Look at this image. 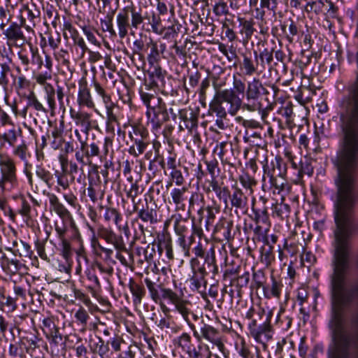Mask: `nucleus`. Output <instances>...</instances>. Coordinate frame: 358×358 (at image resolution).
Wrapping results in <instances>:
<instances>
[{"instance_id":"nucleus-62","label":"nucleus","mask_w":358,"mask_h":358,"mask_svg":"<svg viewBox=\"0 0 358 358\" xmlns=\"http://www.w3.org/2000/svg\"><path fill=\"white\" fill-rule=\"evenodd\" d=\"M36 176L41 179L48 187L52 185L53 175L43 167L37 166L36 170Z\"/></svg>"},{"instance_id":"nucleus-59","label":"nucleus","mask_w":358,"mask_h":358,"mask_svg":"<svg viewBox=\"0 0 358 358\" xmlns=\"http://www.w3.org/2000/svg\"><path fill=\"white\" fill-rule=\"evenodd\" d=\"M7 250L12 251L15 255H18L20 257H31L33 252L29 244L22 241H20V248L17 250L13 251L10 248H8Z\"/></svg>"},{"instance_id":"nucleus-38","label":"nucleus","mask_w":358,"mask_h":358,"mask_svg":"<svg viewBox=\"0 0 358 358\" xmlns=\"http://www.w3.org/2000/svg\"><path fill=\"white\" fill-rule=\"evenodd\" d=\"M128 136L131 141L136 138L141 141H150L148 131L142 125L132 126V131H129Z\"/></svg>"},{"instance_id":"nucleus-17","label":"nucleus","mask_w":358,"mask_h":358,"mask_svg":"<svg viewBox=\"0 0 358 358\" xmlns=\"http://www.w3.org/2000/svg\"><path fill=\"white\" fill-rule=\"evenodd\" d=\"M49 201L50 206L52 207L54 211L62 220H71V228L78 232V229L73 220L72 215L69 210L62 203L58 197L54 194H49Z\"/></svg>"},{"instance_id":"nucleus-64","label":"nucleus","mask_w":358,"mask_h":358,"mask_svg":"<svg viewBox=\"0 0 358 358\" xmlns=\"http://www.w3.org/2000/svg\"><path fill=\"white\" fill-rule=\"evenodd\" d=\"M252 282L255 284L257 289L266 287V277L262 270L254 271L252 273Z\"/></svg>"},{"instance_id":"nucleus-26","label":"nucleus","mask_w":358,"mask_h":358,"mask_svg":"<svg viewBox=\"0 0 358 358\" xmlns=\"http://www.w3.org/2000/svg\"><path fill=\"white\" fill-rule=\"evenodd\" d=\"M100 237L104 239L108 243L112 244L115 250L118 251L126 250V246L122 236L116 234L112 229H103L100 233Z\"/></svg>"},{"instance_id":"nucleus-53","label":"nucleus","mask_w":358,"mask_h":358,"mask_svg":"<svg viewBox=\"0 0 358 358\" xmlns=\"http://www.w3.org/2000/svg\"><path fill=\"white\" fill-rule=\"evenodd\" d=\"M192 252L194 254V257L189 260L190 266L196 265V262L197 263L201 261L199 258L203 259L207 254V251H206L200 241L192 248Z\"/></svg>"},{"instance_id":"nucleus-60","label":"nucleus","mask_w":358,"mask_h":358,"mask_svg":"<svg viewBox=\"0 0 358 358\" xmlns=\"http://www.w3.org/2000/svg\"><path fill=\"white\" fill-rule=\"evenodd\" d=\"M313 173V166L312 165V160L310 159L305 157L303 159L300 161V169L299 170V174L300 176L307 175L308 176H312Z\"/></svg>"},{"instance_id":"nucleus-41","label":"nucleus","mask_w":358,"mask_h":358,"mask_svg":"<svg viewBox=\"0 0 358 358\" xmlns=\"http://www.w3.org/2000/svg\"><path fill=\"white\" fill-rule=\"evenodd\" d=\"M187 189L185 187L182 188H173L171 189L170 195L173 203L176 205V208H184L185 201V193Z\"/></svg>"},{"instance_id":"nucleus-48","label":"nucleus","mask_w":358,"mask_h":358,"mask_svg":"<svg viewBox=\"0 0 358 358\" xmlns=\"http://www.w3.org/2000/svg\"><path fill=\"white\" fill-rule=\"evenodd\" d=\"M195 236L192 234L190 236H185L183 237H178L177 240V243L182 249V252L184 253L185 257L190 256V249L192 245L195 241Z\"/></svg>"},{"instance_id":"nucleus-57","label":"nucleus","mask_w":358,"mask_h":358,"mask_svg":"<svg viewBox=\"0 0 358 358\" xmlns=\"http://www.w3.org/2000/svg\"><path fill=\"white\" fill-rule=\"evenodd\" d=\"M13 154L17 157L20 158L22 162L27 163V158L30 156L28 152V147L24 141L22 143L15 146L13 150Z\"/></svg>"},{"instance_id":"nucleus-25","label":"nucleus","mask_w":358,"mask_h":358,"mask_svg":"<svg viewBox=\"0 0 358 358\" xmlns=\"http://www.w3.org/2000/svg\"><path fill=\"white\" fill-rule=\"evenodd\" d=\"M265 162L266 164L263 165L264 173H265L266 169H268L271 175L285 178L287 170V164L280 157L277 156L275 157L274 161H272L271 163V167H269L268 165L266 158Z\"/></svg>"},{"instance_id":"nucleus-18","label":"nucleus","mask_w":358,"mask_h":358,"mask_svg":"<svg viewBox=\"0 0 358 358\" xmlns=\"http://www.w3.org/2000/svg\"><path fill=\"white\" fill-rule=\"evenodd\" d=\"M154 129H159L169 120V115L166 103L164 101L150 112L148 117Z\"/></svg>"},{"instance_id":"nucleus-45","label":"nucleus","mask_w":358,"mask_h":358,"mask_svg":"<svg viewBox=\"0 0 358 358\" xmlns=\"http://www.w3.org/2000/svg\"><path fill=\"white\" fill-rule=\"evenodd\" d=\"M151 17L150 32L162 35L165 31L166 27L163 26L161 17L154 10H151Z\"/></svg>"},{"instance_id":"nucleus-40","label":"nucleus","mask_w":358,"mask_h":358,"mask_svg":"<svg viewBox=\"0 0 358 358\" xmlns=\"http://www.w3.org/2000/svg\"><path fill=\"white\" fill-rule=\"evenodd\" d=\"M1 266L3 269L8 273L15 274L21 268V264L17 259H9L5 254L1 256Z\"/></svg>"},{"instance_id":"nucleus-58","label":"nucleus","mask_w":358,"mask_h":358,"mask_svg":"<svg viewBox=\"0 0 358 358\" xmlns=\"http://www.w3.org/2000/svg\"><path fill=\"white\" fill-rule=\"evenodd\" d=\"M22 131L20 129H15L14 127L5 132L3 134H0V138H3L10 145L14 146L17 141L18 135H21Z\"/></svg>"},{"instance_id":"nucleus-7","label":"nucleus","mask_w":358,"mask_h":358,"mask_svg":"<svg viewBox=\"0 0 358 358\" xmlns=\"http://www.w3.org/2000/svg\"><path fill=\"white\" fill-rule=\"evenodd\" d=\"M192 331L194 337L198 341H201L202 338H204L216 345L220 351L223 352L224 350V345L221 339L222 335L220 331L211 325L203 323V325L200 329V333L196 330L195 327L194 330Z\"/></svg>"},{"instance_id":"nucleus-46","label":"nucleus","mask_w":358,"mask_h":358,"mask_svg":"<svg viewBox=\"0 0 358 358\" xmlns=\"http://www.w3.org/2000/svg\"><path fill=\"white\" fill-rule=\"evenodd\" d=\"M218 49L227 59L229 62H233V66L236 67L239 62V58L236 54V48L231 45L229 49L227 48L226 45L220 43L218 46Z\"/></svg>"},{"instance_id":"nucleus-30","label":"nucleus","mask_w":358,"mask_h":358,"mask_svg":"<svg viewBox=\"0 0 358 358\" xmlns=\"http://www.w3.org/2000/svg\"><path fill=\"white\" fill-rule=\"evenodd\" d=\"M231 208L243 210L247 206L248 199L244 195L241 189L236 186H232V193L229 198Z\"/></svg>"},{"instance_id":"nucleus-50","label":"nucleus","mask_w":358,"mask_h":358,"mask_svg":"<svg viewBox=\"0 0 358 358\" xmlns=\"http://www.w3.org/2000/svg\"><path fill=\"white\" fill-rule=\"evenodd\" d=\"M144 282L148 289L150 298L155 302L159 303L161 301L160 294L158 288L162 287L161 285H157L149 278L144 279Z\"/></svg>"},{"instance_id":"nucleus-39","label":"nucleus","mask_w":358,"mask_h":358,"mask_svg":"<svg viewBox=\"0 0 358 358\" xmlns=\"http://www.w3.org/2000/svg\"><path fill=\"white\" fill-rule=\"evenodd\" d=\"M156 249H157L159 255L162 252V248L160 243H156L155 242L150 243L145 248H141L143 252L144 260L146 261L149 264L153 261V257L156 254ZM138 253L140 254V249H138Z\"/></svg>"},{"instance_id":"nucleus-6","label":"nucleus","mask_w":358,"mask_h":358,"mask_svg":"<svg viewBox=\"0 0 358 358\" xmlns=\"http://www.w3.org/2000/svg\"><path fill=\"white\" fill-rule=\"evenodd\" d=\"M214 97L222 104L227 103L229 105L228 113L231 116H235L241 108L243 109L242 99L232 89L218 90Z\"/></svg>"},{"instance_id":"nucleus-13","label":"nucleus","mask_w":358,"mask_h":358,"mask_svg":"<svg viewBox=\"0 0 358 358\" xmlns=\"http://www.w3.org/2000/svg\"><path fill=\"white\" fill-rule=\"evenodd\" d=\"M259 201L262 202V205H256L254 200L252 203V212L253 216L252 217V220L256 224H264L268 227L271 226L269 214L268 212V207L266 203L268 199L264 196H260Z\"/></svg>"},{"instance_id":"nucleus-29","label":"nucleus","mask_w":358,"mask_h":358,"mask_svg":"<svg viewBox=\"0 0 358 358\" xmlns=\"http://www.w3.org/2000/svg\"><path fill=\"white\" fill-rule=\"evenodd\" d=\"M1 31L8 41L16 43L19 41H24L26 40L20 25L15 22H11L7 28L5 27Z\"/></svg>"},{"instance_id":"nucleus-36","label":"nucleus","mask_w":358,"mask_h":358,"mask_svg":"<svg viewBox=\"0 0 358 358\" xmlns=\"http://www.w3.org/2000/svg\"><path fill=\"white\" fill-rule=\"evenodd\" d=\"M78 103L80 106L94 108V104L87 85H80L78 94Z\"/></svg>"},{"instance_id":"nucleus-5","label":"nucleus","mask_w":358,"mask_h":358,"mask_svg":"<svg viewBox=\"0 0 358 358\" xmlns=\"http://www.w3.org/2000/svg\"><path fill=\"white\" fill-rule=\"evenodd\" d=\"M271 317L272 312L268 311L265 315V319L262 324L258 325L257 324V319L253 320L248 324L250 335L257 342L264 344L271 338Z\"/></svg>"},{"instance_id":"nucleus-11","label":"nucleus","mask_w":358,"mask_h":358,"mask_svg":"<svg viewBox=\"0 0 358 358\" xmlns=\"http://www.w3.org/2000/svg\"><path fill=\"white\" fill-rule=\"evenodd\" d=\"M262 188L266 187L273 191V194H280L285 190L287 185L285 178L271 175L268 170L266 169L262 178Z\"/></svg>"},{"instance_id":"nucleus-32","label":"nucleus","mask_w":358,"mask_h":358,"mask_svg":"<svg viewBox=\"0 0 358 358\" xmlns=\"http://www.w3.org/2000/svg\"><path fill=\"white\" fill-rule=\"evenodd\" d=\"M223 259V264L227 267L223 273L222 278L223 280L227 281L229 280L230 285H232L233 281L236 279V278L238 275L240 271V266H227V259L228 255L226 250H224L223 254H222Z\"/></svg>"},{"instance_id":"nucleus-61","label":"nucleus","mask_w":358,"mask_h":358,"mask_svg":"<svg viewBox=\"0 0 358 358\" xmlns=\"http://www.w3.org/2000/svg\"><path fill=\"white\" fill-rule=\"evenodd\" d=\"M182 28L181 24L179 23V22L173 19V22L171 25L166 27V32L164 33V38H174L180 32V29Z\"/></svg>"},{"instance_id":"nucleus-19","label":"nucleus","mask_w":358,"mask_h":358,"mask_svg":"<svg viewBox=\"0 0 358 358\" xmlns=\"http://www.w3.org/2000/svg\"><path fill=\"white\" fill-rule=\"evenodd\" d=\"M41 342H42V339L37 335L28 333L20 337L18 344L20 348L24 349L27 354L33 357L36 350L40 348Z\"/></svg>"},{"instance_id":"nucleus-63","label":"nucleus","mask_w":358,"mask_h":358,"mask_svg":"<svg viewBox=\"0 0 358 358\" xmlns=\"http://www.w3.org/2000/svg\"><path fill=\"white\" fill-rule=\"evenodd\" d=\"M14 86L17 94L21 97V94L24 93L22 91L30 86V81L25 76L21 75L15 79Z\"/></svg>"},{"instance_id":"nucleus-56","label":"nucleus","mask_w":358,"mask_h":358,"mask_svg":"<svg viewBox=\"0 0 358 358\" xmlns=\"http://www.w3.org/2000/svg\"><path fill=\"white\" fill-rule=\"evenodd\" d=\"M74 317L77 322L82 326V331H85L87 327V324L90 318V316L87 311L83 307H80L74 315Z\"/></svg>"},{"instance_id":"nucleus-55","label":"nucleus","mask_w":358,"mask_h":358,"mask_svg":"<svg viewBox=\"0 0 358 358\" xmlns=\"http://www.w3.org/2000/svg\"><path fill=\"white\" fill-rule=\"evenodd\" d=\"M160 292L161 300H169L174 306L182 299L176 292L169 288L160 287Z\"/></svg>"},{"instance_id":"nucleus-16","label":"nucleus","mask_w":358,"mask_h":358,"mask_svg":"<svg viewBox=\"0 0 358 358\" xmlns=\"http://www.w3.org/2000/svg\"><path fill=\"white\" fill-rule=\"evenodd\" d=\"M103 218L106 222H113L119 230H122L127 236H129L130 231L128 224L127 222H125L124 224H122L123 217L117 209L106 206L105 208Z\"/></svg>"},{"instance_id":"nucleus-43","label":"nucleus","mask_w":358,"mask_h":358,"mask_svg":"<svg viewBox=\"0 0 358 358\" xmlns=\"http://www.w3.org/2000/svg\"><path fill=\"white\" fill-rule=\"evenodd\" d=\"M271 288L267 286L264 287V296L266 299H271V297L280 298L282 285L273 277L271 278Z\"/></svg>"},{"instance_id":"nucleus-2","label":"nucleus","mask_w":358,"mask_h":358,"mask_svg":"<svg viewBox=\"0 0 358 358\" xmlns=\"http://www.w3.org/2000/svg\"><path fill=\"white\" fill-rule=\"evenodd\" d=\"M271 87L274 92V95H277L279 89L274 85L263 84L259 78L254 77L252 80L248 81L247 89L245 92V102L243 103V110L250 112H255L262 108L260 101L262 96H266L269 92L266 87Z\"/></svg>"},{"instance_id":"nucleus-8","label":"nucleus","mask_w":358,"mask_h":358,"mask_svg":"<svg viewBox=\"0 0 358 358\" xmlns=\"http://www.w3.org/2000/svg\"><path fill=\"white\" fill-rule=\"evenodd\" d=\"M148 82L145 81L143 90L156 91L160 90L165 85L166 71L159 65L152 66L148 71Z\"/></svg>"},{"instance_id":"nucleus-20","label":"nucleus","mask_w":358,"mask_h":358,"mask_svg":"<svg viewBox=\"0 0 358 358\" xmlns=\"http://www.w3.org/2000/svg\"><path fill=\"white\" fill-rule=\"evenodd\" d=\"M242 60H239L238 65L239 69L241 73L245 76H252L258 72L259 66L255 62V59H252L250 52H242L241 54Z\"/></svg>"},{"instance_id":"nucleus-4","label":"nucleus","mask_w":358,"mask_h":358,"mask_svg":"<svg viewBox=\"0 0 358 358\" xmlns=\"http://www.w3.org/2000/svg\"><path fill=\"white\" fill-rule=\"evenodd\" d=\"M43 325V333L50 343L51 353L56 355H59V347H61L62 350H64L66 346L65 343L63 342V337L59 331V328L50 318L44 319Z\"/></svg>"},{"instance_id":"nucleus-37","label":"nucleus","mask_w":358,"mask_h":358,"mask_svg":"<svg viewBox=\"0 0 358 358\" xmlns=\"http://www.w3.org/2000/svg\"><path fill=\"white\" fill-rule=\"evenodd\" d=\"M264 244L267 246V248L262 247L261 248V262L266 265V266H270L273 262L275 260V255L273 253V245H271L270 243L268 238H266L264 241Z\"/></svg>"},{"instance_id":"nucleus-23","label":"nucleus","mask_w":358,"mask_h":358,"mask_svg":"<svg viewBox=\"0 0 358 358\" xmlns=\"http://www.w3.org/2000/svg\"><path fill=\"white\" fill-rule=\"evenodd\" d=\"M233 222L222 217L214 226L213 233L222 236L223 239L230 242L234 238V234H231Z\"/></svg>"},{"instance_id":"nucleus-24","label":"nucleus","mask_w":358,"mask_h":358,"mask_svg":"<svg viewBox=\"0 0 358 358\" xmlns=\"http://www.w3.org/2000/svg\"><path fill=\"white\" fill-rule=\"evenodd\" d=\"M254 58L260 69L259 73H262L266 67L271 68L273 61V49L266 48L259 53L254 51Z\"/></svg>"},{"instance_id":"nucleus-49","label":"nucleus","mask_w":358,"mask_h":358,"mask_svg":"<svg viewBox=\"0 0 358 358\" xmlns=\"http://www.w3.org/2000/svg\"><path fill=\"white\" fill-rule=\"evenodd\" d=\"M148 46H150V52L148 55V64L152 66L158 65V62L160 60V53L159 50L158 48V45L157 42L150 41V43L147 44Z\"/></svg>"},{"instance_id":"nucleus-42","label":"nucleus","mask_w":358,"mask_h":358,"mask_svg":"<svg viewBox=\"0 0 358 358\" xmlns=\"http://www.w3.org/2000/svg\"><path fill=\"white\" fill-rule=\"evenodd\" d=\"M21 97L27 101V107L32 108L37 111L47 112L43 104L38 100L34 91H30L29 94L24 93L21 94Z\"/></svg>"},{"instance_id":"nucleus-51","label":"nucleus","mask_w":358,"mask_h":358,"mask_svg":"<svg viewBox=\"0 0 358 358\" xmlns=\"http://www.w3.org/2000/svg\"><path fill=\"white\" fill-rule=\"evenodd\" d=\"M209 110L212 114H215L216 117L227 118L228 110H227L220 101L213 97L209 105Z\"/></svg>"},{"instance_id":"nucleus-21","label":"nucleus","mask_w":358,"mask_h":358,"mask_svg":"<svg viewBox=\"0 0 358 358\" xmlns=\"http://www.w3.org/2000/svg\"><path fill=\"white\" fill-rule=\"evenodd\" d=\"M270 1L269 0H260L259 7H257L255 10V17L260 20L259 23V34L262 36H268L269 27L266 24L265 20L266 11L265 8L270 10Z\"/></svg>"},{"instance_id":"nucleus-28","label":"nucleus","mask_w":358,"mask_h":358,"mask_svg":"<svg viewBox=\"0 0 358 358\" xmlns=\"http://www.w3.org/2000/svg\"><path fill=\"white\" fill-rule=\"evenodd\" d=\"M96 180H94L91 176H88L89 186L87 188V195L93 203H96L99 199L101 200L104 196V190L101 189L100 178L98 173Z\"/></svg>"},{"instance_id":"nucleus-54","label":"nucleus","mask_w":358,"mask_h":358,"mask_svg":"<svg viewBox=\"0 0 358 358\" xmlns=\"http://www.w3.org/2000/svg\"><path fill=\"white\" fill-rule=\"evenodd\" d=\"M63 130L58 129L55 127L51 132V136L52 137V141H51V147L54 150H58L62 148L63 143H64V139L63 138Z\"/></svg>"},{"instance_id":"nucleus-22","label":"nucleus","mask_w":358,"mask_h":358,"mask_svg":"<svg viewBox=\"0 0 358 358\" xmlns=\"http://www.w3.org/2000/svg\"><path fill=\"white\" fill-rule=\"evenodd\" d=\"M239 34L243 37V43H248L252 38L253 34L256 31L255 21L252 18L238 17Z\"/></svg>"},{"instance_id":"nucleus-12","label":"nucleus","mask_w":358,"mask_h":358,"mask_svg":"<svg viewBox=\"0 0 358 358\" xmlns=\"http://www.w3.org/2000/svg\"><path fill=\"white\" fill-rule=\"evenodd\" d=\"M199 113V110H195L190 107L180 110L178 115L182 122V124L179 125L180 129L182 130L183 127L189 131L196 129L198 127Z\"/></svg>"},{"instance_id":"nucleus-3","label":"nucleus","mask_w":358,"mask_h":358,"mask_svg":"<svg viewBox=\"0 0 358 358\" xmlns=\"http://www.w3.org/2000/svg\"><path fill=\"white\" fill-rule=\"evenodd\" d=\"M17 169L11 159L2 161L0 164V188L2 191L10 192L18 186Z\"/></svg>"},{"instance_id":"nucleus-15","label":"nucleus","mask_w":358,"mask_h":358,"mask_svg":"<svg viewBox=\"0 0 358 358\" xmlns=\"http://www.w3.org/2000/svg\"><path fill=\"white\" fill-rule=\"evenodd\" d=\"M203 259V262L200 261L199 264L203 268L207 275L211 274V278L215 279L216 276L220 274V269L215 256V248L211 247L207 250V254Z\"/></svg>"},{"instance_id":"nucleus-33","label":"nucleus","mask_w":358,"mask_h":358,"mask_svg":"<svg viewBox=\"0 0 358 358\" xmlns=\"http://www.w3.org/2000/svg\"><path fill=\"white\" fill-rule=\"evenodd\" d=\"M75 134L78 137L80 143V150L88 157H98L100 154V150L98 145L95 143H92L90 145L85 141L81 140V136L79 131L76 129Z\"/></svg>"},{"instance_id":"nucleus-9","label":"nucleus","mask_w":358,"mask_h":358,"mask_svg":"<svg viewBox=\"0 0 358 358\" xmlns=\"http://www.w3.org/2000/svg\"><path fill=\"white\" fill-rule=\"evenodd\" d=\"M166 166L169 172L171 182L167 185L169 187L174 182L176 185H182L185 179L183 176L185 172L187 171V169L182 166L179 161H177L176 157L170 156L167 158Z\"/></svg>"},{"instance_id":"nucleus-47","label":"nucleus","mask_w":358,"mask_h":358,"mask_svg":"<svg viewBox=\"0 0 358 358\" xmlns=\"http://www.w3.org/2000/svg\"><path fill=\"white\" fill-rule=\"evenodd\" d=\"M132 142L133 145L129 148L128 152L134 157H138L143 154L150 144V141H141L136 138Z\"/></svg>"},{"instance_id":"nucleus-34","label":"nucleus","mask_w":358,"mask_h":358,"mask_svg":"<svg viewBox=\"0 0 358 358\" xmlns=\"http://www.w3.org/2000/svg\"><path fill=\"white\" fill-rule=\"evenodd\" d=\"M137 218L142 222L155 224L158 222L157 211L155 208H143L138 211Z\"/></svg>"},{"instance_id":"nucleus-44","label":"nucleus","mask_w":358,"mask_h":358,"mask_svg":"<svg viewBox=\"0 0 358 358\" xmlns=\"http://www.w3.org/2000/svg\"><path fill=\"white\" fill-rule=\"evenodd\" d=\"M272 215L278 217L281 220H284L289 217L290 213V206L288 204L280 203H275L271 206Z\"/></svg>"},{"instance_id":"nucleus-52","label":"nucleus","mask_w":358,"mask_h":358,"mask_svg":"<svg viewBox=\"0 0 358 358\" xmlns=\"http://www.w3.org/2000/svg\"><path fill=\"white\" fill-rule=\"evenodd\" d=\"M228 1L229 0H219L215 2L213 7V12L217 17L230 15Z\"/></svg>"},{"instance_id":"nucleus-14","label":"nucleus","mask_w":358,"mask_h":358,"mask_svg":"<svg viewBox=\"0 0 358 358\" xmlns=\"http://www.w3.org/2000/svg\"><path fill=\"white\" fill-rule=\"evenodd\" d=\"M138 93L141 100L147 108V117H150L151 110L164 102V100L158 95L157 91L145 90L141 87L138 90Z\"/></svg>"},{"instance_id":"nucleus-10","label":"nucleus","mask_w":358,"mask_h":358,"mask_svg":"<svg viewBox=\"0 0 358 358\" xmlns=\"http://www.w3.org/2000/svg\"><path fill=\"white\" fill-rule=\"evenodd\" d=\"M196 265L190 266L192 275L189 279V287L193 292H198L201 294L206 292L207 280L206 279L208 275L199 262H196Z\"/></svg>"},{"instance_id":"nucleus-1","label":"nucleus","mask_w":358,"mask_h":358,"mask_svg":"<svg viewBox=\"0 0 358 358\" xmlns=\"http://www.w3.org/2000/svg\"><path fill=\"white\" fill-rule=\"evenodd\" d=\"M151 18V10L143 13L141 8L136 7L133 3L124 7L116 15L119 37L124 38L129 31L134 35L138 29L150 33Z\"/></svg>"},{"instance_id":"nucleus-31","label":"nucleus","mask_w":358,"mask_h":358,"mask_svg":"<svg viewBox=\"0 0 358 358\" xmlns=\"http://www.w3.org/2000/svg\"><path fill=\"white\" fill-rule=\"evenodd\" d=\"M128 287L132 294L134 304L138 305L141 303L142 299L146 294L143 285L136 282L133 278H130Z\"/></svg>"},{"instance_id":"nucleus-27","label":"nucleus","mask_w":358,"mask_h":358,"mask_svg":"<svg viewBox=\"0 0 358 358\" xmlns=\"http://www.w3.org/2000/svg\"><path fill=\"white\" fill-rule=\"evenodd\" d=\"M188 304H190L189 301L182 299L175 305V309L182 315L190 329L194 330V325L192 323V320L196 321L199 320V317L187 308Z\"/></svg>"},{"instance_id":"nucleus-35","label":"nucleus","mask_w":358,"mask_h":358,"mask_svg":"<svg viewBox=\"0 0 358 358\" xmlns=\"http://www.w3.org/2000/svg\"><path fill=\"white\" fill-rule=\"evenodd\" d=\"M192 222L187 218H183L180 215L174 221V231L178 237L187 236L189 233Z\"/></svg>"}]
</instances>
